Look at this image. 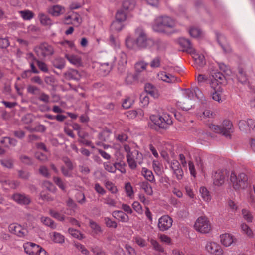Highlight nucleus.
Masks as SVG:
<instances>
[{
  "mask_svg": "<svg viewBox=\"0 0 255 255\" xmlns=\"http://www.w3.org/2000/svg\"><path fill=\"white\" fill-rule=\"evenodd\" d=\"M135 39L131 36H128L125 43L127 48L130 49H142L150 48L154 44V41L148 37L145 31L141 27L135 30Z\"/></svg>",
  "mask_w": 255,
  "mask_h": 255,
  "instance_id": "f257e3e1",
  "label": "nucleus"
},
{
  "mask_svg": "<svg viewBox=\"0 0 255 255\" xmlns=\"http://www.w3.org/2000/svg\"><path fill=\"white\" fill-rule=\"evenodd\" d=\"M176 25L175 20L167 15L157 17L152 25L154 31L165 34H170Z\"/></svg>",
  "mask_w": 255,
  "mask_h": 255,
  "instance_id": "f03ea898",
  "label": "nucleus"
},
{
  "mask_svg": "<svg viewBox=\"0 0 255 255\" xmlns=\"http://www.w3.org/2000/svg\"><path fill=\"white\" fill-rule=\"evenodd\" d=\"M124 149L127 153V161L131 169H135L137 168V164H141L142 163L143 155L137 150L133 149L131 150L129 145L127 144L124 145Z\"/></svg>",
  "mask_w": 255,
  "mask_h": 255,
  "instance_id": "7ed1b4c3",
  "label": "nucleus"
},
{
  "mask_svg": "<svg viewBox=\"0 0 255 255\" xmlns=\"http://www.w3.org/2000/svg\"><path fill=\"white\" fill-rule=\"evenodd\" d=\"M194 93L198 98H201V92L196 87L194 89V92L190 89H186L182 90L183 97L181 101L179 102V106L184 110L188 111L191 109L192 107V99L194 98Z\"/></svg>",
  "mask_w": 255,
  "mask_h": 255,
  "instance_id": "20e7f679",
  "label": "nucleus"
},
{
  "mask_svg": "<svg viewBox=\"0 0 255 255\" xmlns=\"http://www.w3.org/2000/svg\"><path fill=\"white\" fill-rule=\"evenodd\" d=\"M247 176L244 173L237 174L234 171H232L230 175V182L233 189L236 191L247 187Z\"/></svg>",
  "mask_w": 255,
  "mask_h": 255,
  "instance_id": "39448f33",
  "label": "nucleus"
},
{
  "mask_svg": "<svg viewBox=\"0 0 255 255\" xmlns=\"http://www.w3.org/2000/svg\"><path fill=\"white\" fill-rule=\"evenodd\" d=\"M150 119L162 128H167L172 124L171 116L166 113H163L161 115H152L150 116Z\"/></svg>",
  "mask_w": 255,
  "mask_h": 255,
  "instance_id": "423d86ee",
  "label": "nucleus"
},
{
  "mask_svg": "<svg viewBox=\"0 0 255 255\" xmlns=\"http://www.w3.org/2000/svg\"><path fill=\"white\" fill-rule=\"evenodd\" d=\"M23 247L25 253L29 255H46L45 250L35 243H26Z\"/></svg>",
  "mask_w": 255,
  "mask_h": 255,
  "instance_id": "0eeeda50",
  "label": "nucleus"
},
{
  "mask_svg": "<svg viewBox=\"0 0 255 255\" xmlns=\"http://www.w3.org/2000/svg\"><path fill=\"white\" fill-rule=\"evenodd\" d=\"M194 226L197 231L202 233H209L211 228L208 219L205 217L202 216L197 219Z\"/></svg>",
  "mask_w": 255,
  "mask_h": 255,
  "instance_id": "6e6552de",
  "label": "nucleus"
},
{
  "mask_svg": "<svg viewBox=\"0 0 255 255\" xmlns=\"http://www.w3.org/2000/svg\"><path fill=\"white\" fill-rule=\"evenodd\" d=\"M172 224V218L167 215H164L158 219V228L160 231L164 232L169 230Z\"/></svg>",
  "mask_w": 255,
  "mask_h": 255,
  "instance_id": "1a4fd4ad",
  "label": "nucleus"
},
{
  "mask_svg": "<svg viewBox=\"0 0 255 255\" xmlns=\"http://www.w3.org/2000/svg\"><path fill=\"white\" fill-rule=\"evenodd\" d=\"M228 175V171L226 169L218 170L215 172L213 175L214 184L217 186L223 185Z\"/></svg>",
  "mask_w": 255,
  "mask_h": 255,
  "instance_id": "9d476101",
  "label": "nucleus"
},
{
  "mask_svg": "<svg viewBox=\"0 0 255 255\" xmlns=\"http://www.w3.org/2000/svg\"><path fill=\"white\" fill-rule=\"evenodd\" d=\"M206 250L211 255H223L224 251L221 246L214 242H208L205 246Z\"/></svg>",
  "mask_w": 255,
  "mask_h": 255,
  "instance_id": "9b49d317",
  "label": "nucleus"
},
{
  "mask_svg": "<svg viewBox=\"0 0 255 255\" xmlns=\"http://www.w3.org/2000/svg\"><path fill=\"white\" fill-rule=\"evenodd\" d=\"M9 231L19 237H24L28 234L26 228H23L20 225L17 223L11 224L8 227Z\"/></svg>",
  "mask_w": 255,
  "mask_h": 255,
  "instance_id": "f8f14e48",
  "label": "nucleus"
},
{
  "mask_svg": "<svg viewBox=\"0 0 255 255\" xmlns=\"http://www.w3.org/2000/svg\"><path fill=\"white\" fill-rule=\"evenodd\" d=\"M35 50L38 55L43 57L51 55L54 53L53 47L46 43L40 44L36 48Z\"/></svg>",
  "mask_w": 255,
  "mask_h": 255,
  "instance_id": "ddd939ff",
  "label": "nucleus"
},
{
  "mask_svg": "<svg viewBox=\"0 0 255 255\" xmlns=\"http://www.w3.org/2000/svg\"><path fill=\"white\" fill-rule=\"evenodd\" d=\"M233 132L232 123L229 120L223 121L221 126V134L227 138L231 137V133Z\"/></svg>",
  "mask_w": 255,
  "mask_h": 255,
  "instance_id": "4468645a",
  "label": "nucleus"
},
{
  "mask_svg": "<svg viewBox=\"0 0 255 255\" xmlns=\"http://www.w3.org/2000/svg\"><path fill=\"white\" fill-rule=\"evenodd\" d=\"M11 199L20 205H27L31 202V199L28 195L18 193L13 194Z\"/></svg>",
  "mask_w": 255,
  "mask_h": 255,
  "instance_id": "2eb2a0df",
  "label": "nucleus"
},
{
  "mask_svg": "<svg viewBox=\"0 0 255 255\" xmlns=\"http://www.w3.org/2000/svg\"><path fill=\"white\" fill-rule=\"evenodd\" d=\"M220 242L225 247H228L236 243V238L231 234L225 233L220 236Z\"/></svg>",
  "mask_w": 255,
  "mask_h": 255,
  "instance_id": "dca6fc26",
  "label": "nucleus"
},
{
  "mask_svg": "<svg viewBox=\"0 0 255 255\" xmlns=\"http://www.w3.org/2000/svg\"><path fill=\"white\" fill-rule=\"evenodd\" d=\"M127 63V57L125 53L121 51L118 56V70L121 73H123L126 69Z\"/></svg>",
  "mask_w": 255,
  "mask_h": 255,
  "instance_id": "f3484780",
  "label": "nucleus"
},
{
  "mask_svg": "<svg viewBox=\"0 0 255 255\" xmlns=\"http://www.w3.org/2000/svg\"><path fill=\"white\" fill-rule=\"evenodd\" d=\"M65 12V8L60 5H52L47 8V12L53 16H59L64 14Z\"/></svg>",
  "mask_w": 255,
  "mask_h": 255,
  "instance_id": "a211bd4d",
  "label": "nucleus"
},
{
  "mask_svg": "<svg viewBox=\"0 0 255 255\" xmlns=\"http://www.w3.org/2000/svg\"><path fill=\"white\" fill-rule=\"evenodd\" d=\"M159 79L167 83H174L180 81V79L174 75L167 74L165 72H160L158 75Z\"/></svg>",
  "mask_w": 255,
  "mask_h": 255,
  "instance_id": "6ab92c4d",
  "label": "nucleus"
},
{
  "mask_svg": "<svg viewBox=\"0 0 255 255\" xmlns=\"http://www.w3.org/2000/svg\"><path fill=\"white\" fill-rule=\"evenodd\" d=\"M251 125H253V129L255 131V121L252 119H248L247 121L241 120L239 122V127L240 129L244 132H247L250 131V128H248Z\"/></svg>",
  "mask_w": 255,
  "mask_h": 255,
  "instance_id": "aec40b11",
  "label": "nucleus"
},
{
  "mask_svg": "<svg viewBox=\"0 0 255 255\" xmlns=\"http://www.w3.org/2000/svg\"><path fill=\"white\" fill-rule=\"evenodd\" d=\"M180 45L183 48V50L188 53H193L195 52V49L193 47L191 42L184 38H181L179 41Z\"/></svg>",
  "mask_w": 255,
  "mask_h": 255,
  "instance_id": "412c9836",
  "label": "nucleus"
},
{
  "mask_svg": "<svg viewBox=\"0 0 255 255\" xmlns=\"http://www.w3.org/2000/svg\"><path fill=\"white\" fill-rule=\"evenodd\" d=\"M64 56L71 64L75 66H80L82 65L81 58L78 55L65 53Z\"/></svg>",
  "mask_w": 255,
  "mask_h": 255,
  "instance_id": "4be33fe9",
  "label": "nucleus"
},
{
  "mask_svg": "<svg viewBox=\"0 0 255 255\" xmlns=\"http://www.w3.org/2000/svg\"><path fill=\"white\" fill-rule=\"evenodd\" d=\"M49 237L55 243L62 244L65 243V237L60 233L57 232L50 233Z\"/></svg>",
  "mask_w": 255,
  "mask_h": 255,
  "instance_id": "5701e85b",
  "label": "nucleus"
},
{
  "mask_svg": "<svg viewBox=\"0 0 255 255\" xmlns=\"http://www.w3.org/2000/svg\"><path fill=\"white\" fill-rule=\"evenodd\" d=\"M112 215L114 218L122 222H128L129 220L128 216L120 210L114 211L112 213Z\"/></svg>",
  "mask_w": 255,
  "mask_h": 255,
  "instance_id": "b1692460",
  "label": "nucleus"
},
{
  "mask_svg": "<svg viewBox=\"0 0 255 255\" xmlns=\"http://www.w3.org/2000/svg\"><path fill=\"white\" fill-rule=\"evenodd\" d=\"M193 55V58L194 59L195 64L199 67H203L206 64V61L204 56L203 54H200L195 51L193 53H191Z\"/></svg>",
  "mask_w": 255,
  "mask_h": 255,
  "instance_id": "393cba45",
  "label": "nucleus"
},
{
  "mask_svg": "<svg viewBox=\"0 0 255 255\" xmlns=\"http://www.w3.org/2000/svg\"><path fill=\"white\" fill-rule=\"evenodd\" d=\"M38 17L40 23L44 26H50L52 24L51 18L43 12L39 13Z\"/></svg>",
  "mask_w": 255,
  "mask_h": 255,
  "instance_id": "a878e982",
  "label": "nucleus"
},
{
  "mask_svg": "<svg viewBox=\"0 0 255 255\" xmlns=\"http://www.w3.org/2000/svg\"><path fill=\"white\" fill-rule=\"evenodd\" d=\"M197 115L198 117H200L202 120H203L213 118L215 116V113L209 109H206L203 111L197 112Z\"/></svg>",
  "mask_w": 255,
  "mask_h": 255,
  "instance_id": "bb28decb",
  "label": "nucleus"
},
{
  "mask_svg": "<svg viewBox=\"0 0 255 255\" xmlns=\"http://www.w3.org/2000/svg\"><path fill=\"white\" fill-rule=\"evenodd\" d=\"M145 90L146 92L150 94L154 98H157L158 97V93L156 88L152 84L147 83L145 85Z\"/></svg>",
  "mask_w": 255,
  "mask_h": 255,
  "instance_id": "cd10ccee",
  "label": "nucleus"
},
{
  "mask_svg": "<svg viewBox=\"0 0 255 255\" xmlns=\"http://www.w3.org/2000/svg\"><path fill=\"white\" fill-rule=\"evenodd\" d=\"M241 232L248 237L252 238L254 236V234L252 229L245 223H242L240 225Z\"/></svg>",
  "mask_w": 255,
  "mask_h": 255,
  "instance_id": "c85d7f7f",
  "label": "nucleus"
},
{
  "mask_svg": "<svg viewBox=\"0 0 255 255\" xmlns=\"http://www.w3.org/2000/svg\"><path fill=\"white\" fill-rule=\"evenodd\" d=\"M66 75L68 78L76 81L79 80L81 78V74L77 70L75 69L69 70L66 73Z\"/></svg>",
  "mask_w": 255,
  "mask_h": 255,
  "instance_id": "c756f323",
  "label": "nucleus"
},
{
  "mask_svg": "<svg viewBox=\"0 0 255 255\" xmlns=\"http://www.w3.org/2000/svg\"><path fill=\"white\" fill-rule=\"evenodd\" d=\"M156 49L158 51H163L167 47L168 44L166 41H163L161 40H157L154 41V44Z\"/></svg>",
  "mask_w": 255,
  "mask_h": 255,
  "instance_id": "7c9ffc66",
  "label": "nucleus"
},
{
  "mask_svg": "<svg viewBox=\"0 0 255 255\" xmlns=\"http://www.w3.org/2000/svg\"><path fill=\"white\" fill-rule=\"evenodd\" d=\"M141 174L144 178L150 182H154L155 181L154 176L151 171L146 168L142 169Z\"/></svg>",
  "mask_w": 255,
  "mask_h": 255,
  "instance_id": "2f4dec72",
  "label": "nucleus"
},
{
  "mask_svg": "<svg viewBox=\"0 0 255 255\" xmlns=\"http://www.w3.org/2000/svg\"><path fill=\"white\" fill-rule=\"evenodd\" d=\"M0 163L4 168L12 169L13 167V160L10 158H5L0 159Z\"/></svg>",
  "mask_w": 255,
  "mask_h": 255,
  "instance_id": "473e14b6",
  "label": "nucleus"
},
{
  "mask_svg": "<svg viewBox=\"0 0 255 255\" xmlns=\"http://www.w3.org/2000/svg\"><path fill=\"white\" fill-rule=\"evenodd\" d=\"M103 167L105 170L110 173H115L117 170L116 162L112 163L110 161L105 162L103 163Z\"/></svg>",
  "mask_w": 255,
  "mask_h": 255,
  "instance_id": "72a5a7b5",
  "label": "nucleus"
},
{
  "mask_svg": "<svg viewBox=\"0 0 255 255\" xmlns=\"http://www.w3.org/2000/svg\"><path fill=\"white\" fill-rule=\"evenodd\" d=\"M200 193L203 199L207 202H209L211 200V196L209 192L204 187H202L200 189Z\"/></svg>",
  "mask_w": 255,
  "mask_h": 255,
  "instance_id": "f704fd0d",
  "label": "nucleus"
},
{
  "mask_svg": "<svg viewBox=\"0 0 255 255\" xmlns=\"http://www.w3.org/2000/svg\"><path fill=\"white\" fill-rule=\"evenodd\" d=\"M133 241L141 248L146 247L147 245L146 240L139 235L134 236Z\"/></svg>",
  "mask_w": 255,
  "mask_h": 255,
  "instance_id": "c9c22d12",
  "label": "nucleus"
},
{
  "mask_svg": "<svg viewBox=\"0 0 255 255\" xmlns=\"http://www.w3.org/2000/svg\"><path fill=\"white\" fill-rule=\"evenodd\" d=\"M133 0H124L122 3V9L125 10H130L134 7Z\"/></svg>",
  "mask_w": 255,
  "mask_h": 255,
  "instance_id": "e433bc0d",
  "label": "nucleus"
},
{
  "mask_svg": "<svg viewBox=\"0 0 255 255\" xmlns=\"http://www.w3.org/2000/svg\"><path fill=\"white\" fill-rule=\"evenodd\" d=\"M68 231L72 237L79 240H82L85 238L84 235L76 229L69 228Z\"/></svg>",
  "mask_w": 255,
  "mask_h": 255,
  "instance_id": "4c0bfd02",
  "label": "nucleus"
},
{
  "mask_svg": "<svg viewBox=\"0 0 255 255\" xmlns=\"http://www.w3.org/2000/svg\"><path fill=\"white\" fill-rule=\"evenodd\" d=\"M149 242L154 250L161 253H163L164 252V248L156 240L151 238L149 240Z\"/></svg>",
  "mask_w": 255,
  "mask_h": 255,
  "instance_id": "58836bf2",
  "label": "nucleus"
},
{
  "mask_svg": "<svg viewBox=\"0 0 255 255\" xmlns=\"http://www.w3.org/2000/svg\"><path fill=\"white\" fill-rule=\"evenodd\" d=\"M0 142L4 144L5 147H8L9 145L15 146L16 144L17 141L14 139L10 138L8 137H5L2 138Z\"/></svg>",
  "mask_w": 255,
  "mask_h": 255,
  "instance_id": "ea45409f",
  "label": "nucleus"
},
{
  "mask_svg": "<svg viewBox=\"0 0 255 255\" xmlns=\"http://www.w3.org/2000/svg\"><path fill=\"white\" fill-rule=\"evenodd\" d=\"M148 65L147 63L143 61H140L136 63L135 64V69L137 72H141L145 70Z\"/></svg>",
  "mask_w": 255,
  "mask_h": 255,
  "instance_id": "a19ab883",
  "label": "nucleus"
},
{
  "mask_svg": "<svg viewBox=\"0 0 255 255\" xmlns=\"http://www.w3.org/2000/svg\"><path fill=\"white\" fill-rule=\"evenodd\" d=\"M41 221L45 225L51 227V228L55 229L56 225L54 221L51 220L49 217H42L41 218Z\"/></svg>",
  "mask_w": 255,
  "mask_h": 255,
  "instance_id": "79ce46f5",
  "label": "nucleus"
},
{
  "mask_svg": "<svg viewBox=\"0 0 255 255\" xmlns=\"http://www.w3.org/2000/svg\"><path fill=\"white\" fill-rule=\"evenodd\" d=\"M89 224L90 228L95 234H98L100 233H102V230L100 225H98L97 223L92 220H90L89 222Z\"/></svg>",
  "mask_w": 255,
  "mask_h": 255,
  "instance_id": "37998d69",
  "label": "nucleus"
},
{
  "mask_svg": "<svg viewBox=\"0 0 255 255\" xmlns=\"http://www.w3.org/2000/svg\"><path fill=\"white\" fill-rule=\"evenodd\" d=\"M53 66L59 69H63L65 65V61L62 58H57L53 61Z\"/></svg>",
  "mask_w": 255,
  "mask_h": 255,
  "instance_id": "c03bdc74",
  "label": "nucleus"
},
{
  "mask_svg": "<svg viewBox=\"0 0 255 255\" xmlns=\"http://www.w3.org/2000/svg\"><path fill=\"white\" fill-rule=\"evenodd\" d=\"M123 22L115 20L111 25V29L113 31L119 32L123 28Z\"/></svg>",
  "mask_w": 255,
  "mask_h": 255,
  "instance_id": "a18cd8bd",
  "label": "nucleus"
},
{
  "mask_svg": "<svg viewBox=\"0 0 255 255\" xmlns=\"http://www.w3.org/2000/svg\"><path fill=\"white\" fill-rule=\"evenodd\" d=\"M221 90H215L213 92H211L210 95L212 99L219 103L222 102V99L221 95Z\"/></svg>",
  "mask_w": 255,
  "mask_h": 255,
  "instance_id": "49530a36",
  "label": "nucleus"
},
{
  "mask_svg": "<svg viewBox=\"0 0 255 255\" xmlns=\"http://www.w3.org/2000/svg\"><path fill=\"white\" fill-rule=\"evenodd\" d=\"M113 66L112 62L104 63L101 65L100 70L103 71L104 74L106 75L109 73Z\"/></svg>",
  "mask_w": 255,
  "mask_h": 255,
  "instance_id": "de8ad7c7",
  "label": "nucleus"
},
{
  "mask_svg": "<svg viewBox=\"0 0 255 255\" xmlns=\"http://www.w3.org/2000/svg\"><path fill=\"white\" fill-rule=\"evenodd\" d=\"M21 16L26 20H30L34 16L33 13L30 10H23L19 12Z\"/></svg>",
  "mask_w": 255,
  "mask_h": 255,
  "instance_id": "09e8293b",
  "label": "nucleus"
},
{
  "mask_svg": "<svg viewBox=\"0 0 255 255\" xmlns=\"http://www.w3.org/2000/svg\"><path fill=\"white\" fill-rule=\"evenodd\" d=\"M127 18V13L124 12L123 9L119 10L116 15V20L120 22H124Z\"/></svg>",
  "mask_w": 255,
  "mask_h": 255,
  "instance_id": "8fccbe9b",
  "label": "nucleus"
},
{
  "mask_svg": "<svg viewBox=\"0 0 255 255\" xmlns=\"http://www.w3.org/2000/svg\"><path fill=\"white\" fill-rule=\"evenodd\" d=\"M49 214L50 215L53 217V218L56 219L57 220L63 221L64 220L65 217L63 214H61V213L53 210H50L49 211Z\"/></svg>",
  "mask_w": 255,
  "mask_h": 255,
  "instance_id": "3c124183",
  "label": "nucleus"
},
{
  "mask_svg": "<svg viewBox=\"0 0 255 255\" xmlns=\"http://www.w3.org/2000/svg\"><path fill=\"white\" fill-rule=\"evenodd\" d=\"M141 187L144 190V191L149 195L153 193L152 188L150 185L147 182H143L141 183Z\"/></svg>",
  "mask_w": 255,
  "mask_h": 255,
  "instance_id": "603ef678",
  "label": "nucleus"
},
{
  "mask_svg": "<svg viewBox=\"0 0 255 255\" xmlns=\"http://www.w3.org/2000/svg\"><path fill=\"white\" fill-rule=\"evenodd\" d=\"M53 181L63 191L66 190V185L62 180L58 177H54Z\"/></svg>",
  "mask_w": 255,
  "mask_h": 255,
  "instance_id": "864d4df0",
  "label": "nucleus"
},
{
  "mask_svg": "<svg viewBox=\"0 0 255 255\" xmlns=\"http://www.w3.org/2000/svg\"><path fill=\"white\" fill-rule=\"evenodd\" d=\"M74 246L82 254L85 255H89L90 254L89 251L82 244L79 243H75Z\"/></svg>",
  "mask_w": 255,
  "mask_h": 255,
  "instance_id": "5fc2aeb1",
  "label": "nucleus"
},
{
  "mask_svg": "<svg viewBox=\"0 0 255 255\" xmlns=\"http://www.w3.org/2000/svg\"><path fill=\"white\" fill-rule=\"evenodd\" d=\"M104 220L107 227L113 228H116L117 227V222L115 221L112 220L110 218L105 217Z\"/></svg>",
  "mask_w": 255,
  "mask_h": 255,
  "instance_id": "6e6d98bb",
  "label": "nucleus"
},
{
  "mask_svg": "<svg viewBox=\"0 0 255 255\" xmlns=\"http://www.w3.org/2000/svg\"><path fill=\"white\" fill-rule=\"evenodd\" d=\"M106 188L111 192L112 193H116L117 192V189L114 184L109 181H106L105 183Z\"/></svg>",
  "mask_w": 255,
  "mask_h": 255,
  "instance_id": "4d7b16f0",
  "label": "nucleus"
},
{
  "mask_svg": "<svg viewBox=\"0 0 255 255\" xmlns=\"http://www.w3.org/2000/svg\"><path fill=\"white\" fill-rule=\"evenodd\" d=\"M72 24L73 25H78L81 22V19L80 16L76 13H73L71 14Z\"/></svg>",
  "mask_w": 255,
  "mask_h": 255,
  "instance_id": "13d9d810",
  "label": "nucleus"
},
{
  "mask_svg": "<svg viewBox=\"0 0 255 255\" xmlns=\"http://www.w3.org/2000/svg\"><path fill=\"white\" fill-rule=\"evenodd\" d=\"M189 33L191 36L195 38L199 37L202 34V32L199 28L194 27L190 29Z\"/></svg>",
  "mask_w": 255,
  "mask_h": 255,
  "instance_id": "bf43d9fd",
  "label": "nucleus"
},
{
  "mask_svg": "<svg viewBox=\"0 0 255 255\" xmlns=\"http://www.w3.org/2000/svg\"><path fill=\"white\" fill-rule=\"evenodd\" d=\"M242 215L243 218L245 220H246L248 222H251L253 219V216H252L251 213L246 209H243L242 211Z\"/></svg>",
  "mask_w": 255,
  "mask_h": 255,
  "instance_id": "052dcab7",
  "label": "nucleus"
},
{
  "mask_svg": "<svg viewBox=\"0 0 255 255\" xmlns=\"http://www.w3.org/2000/svg\"><path fill=\"white\" fill-rule=\"evenodd\" d=\"M221 84V83H220L218 81L214 80L213 78L211 79V82L210 83V86L213 89V91L220 90L221 87L219 85Z\"/></svg>",
  "mask_w": 255,
  "mask_h": 255,
  "instance_id": "680f3d73",
  "label": "nucleus"
},
{
  "mask_svg": "<svg viewBox=\"0 0 255 255\" xmlns=\"http://www.w3.org/2000/svg\"><path fill=\"white\" fill-rule=\"evenodd\" d=\"M161 63V59L159 57H156L153 58L150 63V66L152 68H158L160 67Z\"/></svg>",
  "mask_w": 255,
  "mask_h": 255,
  "instance_id": "e2e57ef3",
  "label": "nucleus"
},
{
  "mask_svg": "<svg viewBox=\"0 0 255 255\" xmlns=\"http://www.w3.org/2000/svg\"><path fill=\"white\" fill-rule=\"evenodd\" d=\"M140 114L141 116L143 115V112L141 110L130 111L128 112V116L130 118H134L136 117L138 114Z\"/></svg>",
  "mask_w": 255,
  "mask_h": 255,
  "instance_id": "0e129e2a",
  "label": "nucleus"
},
{
  "mask_svg": "<svg viewBox=\"0 0 255 255\" xmlns=\"http://www.w3.org/2000/svg\"><path fill=\"white\" fill-rule=\"evenodd\" d=\"M133 209L139 214L143 213V209L140 204L137 201H134L132 205Z\"/></svg>",
  "mask_w": 255,
  "mask_h": 255,
  "instance_id": "69168bd1",
  "label": "nucleus"
},
{
  "mask_svg": "<svg viewBox=\"0 0 255 255\" xmlns=\"http://www.w3.org/2000/svg\"><path fill=\"white\" fill-rule=\"evenodd\" d=\"M37 66L40 70L44 72H48V68L46 64L42 61H39L38 60H36Z\"/></svg>",
  "mask_w": 255,
  "mask_h": 255,
  "instance_id": "338daca9",
  "label": "nucleus"
},
{
  "mask_svg": "<svg viewBox=\"0 0 255 255\" xmlns=\"http://www.w3.org/2000/svg\"><path fill=\"white\" fill-rule=\"evenodd\" d=\"M91 250L95 255H106L105 252L99 247H93Z\"/></svg>",
  "mask_w": 255,
  "mask_h": 255,
  "instance_id": "774afa93",
  "label": "nucleus"
}]
</instances>
